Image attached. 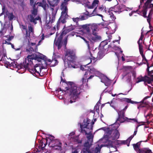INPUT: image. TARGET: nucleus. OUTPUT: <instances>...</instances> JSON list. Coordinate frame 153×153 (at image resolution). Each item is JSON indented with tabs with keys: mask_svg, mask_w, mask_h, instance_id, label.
<instances>
[{
	"mask_svg": "<svg viewBox=\"0 0 153 153\" xmlns=\"http://www.w3.org/2000/svg\"><path fill=\"white\" fill-rule=\"evenodd\" d=\"M144 37V36L142 34V33H141V34L140 38L139 39V40L137 41V43L138 45L139 46V49H143V46L142 45V41Z\"/></svg>",
	"mask_w": 153,
	"mask_h": 153,
	"instance_id": "nucleus-27",
	"label": "nucleus"
},
{
	"mask_svg": "<svg viewBox=\"0 0 153 153\" xmlns=\"http://www.w3.org/2000/svg\"><path fill=\"white\" fill-rule=\"evenodd\" d=\"M68 4L67 1L64 0V1L62 3L60 6V9L62 11L61 13V16L58 21L62 24H64L66 22V20L68 17Z\"/></svg>",
	"mask_w": 153,
	"mask_h": 153,
	"instance_id": "nucleus-3",
	"label": "nucleus"
},
{
	"mask_svg": "<svg viewBox=\"0 0 153 153\" xmlns=\"http://www.w3.org/2000/svg\"><path fill=\"white\" fill-rule=\"evenodd\" d=\"M110 40L108 39V40H105L102 41L100 43L99 48V49H106V50H107V49L106 48H105V45L108 44V42H110Z\"/></svg>",
	"mask_w": 153,
	"mask_h": 153,
	"instance_id": "nucleus-23",
	"label": "nucleus"
},
{
	"mask_svg": "<svg viewBox=\"0 0 153 153\" xmlns=\"http://www.w3.org/2000/svg\"><path fill=\"white\" fill-rule=\"evenodd\" d=\"M28 31L30 33H33L34 32V29L33 27L31 26H28Z\"/></svg>",
	"mask_w": 153,
	"mask_h": 153,
	"instance_id": "nucleus-50",
	"label": "nucleus"
},
{
	"mask_svg": "<svg viewBox=\"0 0 153 153\" xmlns=\"http://www.w3.org/2000/svg\"><path fill=\"white\" fill-rule=\"evenodd\" d=\"M48 143V139H44L42 140L41 141L39 145L43 149V148H45Z\"/></svg>",
	"mask_w": 153,
	"mask_h": 153,
	"instance_id": "nucleus-32",
	"label": "nucleus"
},
{
	"mask_svg": "<svg viewBox=\"0 0 153 153\" xmlns=\"http://www.w3.org/2000/svg\"><path fill=\"white\" fill-rule=\"evenodd\" d=\"M81 27L83 30L85 31L87 33H89L90 32V28L87 25H82Z\"/></svg>",
	"mask_w": 153,
	"mask_h": 153,
	"instance_id": "nucleus-33",
	"label": "nucleus"
},
{
	"mask_svg": "<svg viewBox=\"0 0 153 153\" xmlns=\"http://www.w3.org/2000/svg\"><path fill=\"white\" fill-rule=\"evenodd\" d=\"M131 120H133L134 122H136L137 123H138L137 120V119L133 118V119H131V118H128V117L127 118L126 121L129 122H131Z\"/></svg>",
	"mask_w": 153,
	"mask_h": 153,
	"instance_id": "nucleus-48",
	"label": "nucleus"
},
{
	"mask_svg": "<svg viewBox=\"0 0 153 153\" xmlns=\"http://www.w3.org/2000/svg\"><path fill=\"white\" fill-rule=\"evenodd\" d=\"M118 141L120 142V143H118V144H127L128 143V140H122V141H119L117 140Z\"/></svg>",
	"mask_w": 153,
	"mask_h": 153,
	"instance_id": "nucleus-45",
	"label": "nucleus"
},
{
	"mask_svg": "<svg viewBox=\"0 0 153 153\" xmlns=\"http://www.w3.org/2000/svg\"><path fill=\"white\" fill-rule=\"evenodd\" d=\"M48 137H47L45 139H48V141L49 140L50 141L49 142V145H51V143L53 141L55 140L54 137L53 136L51 135H48Z\"/></svg>",
	"mask_w": 153,
	"mask_h": 153,
	"instance_id": "nucleus-38",
	"label": "nucleus"
},
{
	"mask_svg": "<svg viewBox=\"0 0 153 153\" xmlns=\"http://www.w3.org/2000/svg\"><path fill=\"white\" fill-rule=\"evenodd\" d=\"M85 128L83 127H82V128H81V132L82 133H85V135H88V134L87 133L86 131L84 129Z\"/></svg>",
	"mask_w": 153,
	"mask_h": 153,
	"instance_id": "nucleus-52",
	"label": "nucleus"
},
{
	"mask_svg": "<svg viewBox=\"0 0 153 153\" xmlns=\"http://www.w3.org/2000/svg\"><path fill=\"white\" fill-rule=\"evenodd\" d=\"M147 68L146 69V71L147 72V74L148 75V74H150V71H149V68L150 67L149 66V63L147 64Z\"/></svg>",
	"mask_w": 153,
	"mask_h": 153,
	"instance_id": "nucleus-61",
	"label": "nucleus"
},
{
	"mask_svg": "<svg viewBox=\"0 0 153 153\" xmlns=\"http://www.w3.org/2000/svg\"><path fill=\"white\" fill-rule=\"evenodd\" d=\"M50 12L49 13V19L47 18L45 27L46 29H50L51 27V24L53 23L55 20V17L57 13V10L54 9L51 7L50 10Z\"/></svg>",
	"mask_w": 153,
	"mask_h": 153,
	"instance_id": "nucleus-4",
	"label": "nucleus"
},
{
	"mask_svg": "<svg viewBox=\"0 0 153 153\" xmlns=\"http://www.w3.org/2000/svg\"><path fill=\"white\" fill-rule=\"evenodd\" d=\"M148 10L144 8H143V9L142 10L143 15V16L144 17V18H147V16H146L147 12V11Z\"/></svg>",
	"mask_w": 153,
	"mask_h": 153,
	"instance_id": "nucleus-43",
	"label": "nucleus"
},
{
	"mask_svg": "<svg viewBox=\"0 0 153 153\" xmlns=\"http://www.w3.org/2000/svg\"><path fill=\"white\" fill-rule=\"evenodd\" d=\"M52 60H51L50 59H46L45 60V63H46L47 65L49 64L47 63L48 62H50V63H51V62Z\"/></svg>",
	"mask_w": 153,
	"mask_h": 153,
	"instance_id": "nucleus-60",
	"label": "nucleus"
},
{
	"mask_svg": "<svg viewBox=\"0 0 153 153\" xmlns=\"http://www.w3.org/2000/svg\"><path fill=\"white\" fill-rule=\"evenodd\" d=\"M132 145L133 146L134 149L137 152V153L139 150L141 148H140L136 144H133Z\"/></svg>",
	"mask_w": 153,
	"mask_h": 153,
	"instance_id": "nucleus-41",
	"label": "nucleus"
},
{
	"mask_svg": "<svg viewBox=\"0 0 153 153\" xmlns=\"http://www.w3.org/2000/svg\"><path fill=\"white\" fill-rule=\"evenodd\" d=\"M153 0H147L144 3L143 8H144L147 10L151 9L150 10H153V4L151 3Z\"/></svg>",
	"mask_w": 153,
	"mask_h": 153,
	"instance_id": "nucleus-18",
	"label": "nucleus"
},
{
	"mask_svg": "<svg viewBox=\"0 0 153 153\" xmlns=\"http://www.w3.org/2000/svg\"><path fill=\"white\" fill-rule=\"evenodd\" d=\"M108 50L100 49L97 54V59L99 60L102 59L105 54L108 53Z\"/></svg>",
	"mask_w": 153,
	"mask_h": 153,
	"instance_id": "nucleus-19",
	"label": "nucleus"
},
{
	"mask_svg": "<svg viewBox=\"0 0 153 153\" xmlns=\"http://www.w3.org/2000/svg\"><path fill=\"white\" fill-rule=\"evenodd\" d=\"M31 59V61H32L33 59L36 60L39 59H42V57L39 56V55L35 54H32V55H28L26 59Z\"/></svg>",
	"mask_w": 153,
	"mask_h": 153,
	"instance_id": "nucleus-22",
	"label": "nucleus"
},
{
	"mask_svg": "<svg viewBox=\"0 0 153 153\" xmlns=\"http://www.w3.org/2000/svg\"><path fill=\"white\" fill-rule=\"evenodd\" d=\"M117 112L118 116L115 123H117V121H119L122 123L126 122L127 117L125 116V111L121 110L120 111L118 110Z\"/></svg>",
	"mask_w": 153,
	"mask_h": 153,
	"instance_id": "nucleus-12",
	"label": "nucleus"
},
{
	"mask_svg": "<svg viewBox=\"0 0 153 153\" xmlns=\"http://www.w3.org/2000/svg\"><path fill=\"white\" fill-rule=\"evenodd\" d=\"M30 39V37L25 36L24 37V42H28V43H29L30 42L29 40Z\"/></svg>",
	"mask_w": 153,
	"mask_h": 153,
	"instance_id": "nucleus-51",
	"label": "nucleus"
},
{
	"mask_svg": "<svg viewBox=\"0 0 153 153\" xmlns=\"http://www.w3.org/2000/svg\"><path fill=\"white\" fill-rule=\"evenodd\" d=\"M14 17V16L13 15L12 13H10L9 15H8V17L9 20L10 21L12 20L13 19Z\"/></svg>",
	"mask_w": 153,
	"mask_h": 153,
	"instance_id": "nucleus-46",
	"label": "nucleus"
},
{
	"mask_svg": "<svg viewBox=\"0 0 153 153\" xmlns=\"http://www.w3.org/2000/svg\"><path fill=\"white\" fill-rule=\"evenodd\" d=\"M123 101L128 103H129L131 102V99L128 98H124L123 99Z\"/></svg>",
	"mask_w": 153,
	"mask_h": 153,
	"instance_id": "nucleus-55",
	"label": "nucleus"
},
{
	"mask_svg": "<svg viewBox=\"0 0 153 153\" xmlns=\"http://www.w3.org/2000/svg\"><path fill=\"white\" fill-rule=\"evenodd\" d=\"M45 1V0H42V2H38L37 3H35L34 4H35V6H36V5L38 4V6L42 7L43 4V3H44V2Z\"/></svg>",
	"mask_w": 153,
	"mask_h": 153,
	"instance_id": "nucleus-49",
	"label": "nucleus"
},
{
	"mask_svg": "<svg viewBox=\"0 0 153 153\" xmlns=\"http://www.w3.org/2000/svg\"><path fill=\"white\" fill-rule=\"evenodd\" d=\"M34 0H30V4L31 6H32V5H34Z\"/></svg>",
	"mask_w": 153,
	"mask_h": 153,
	"instance_id": "nucleus-64",
	"label": "nucleus"
},
{
	"mask_svg": "<svg viewBox=\"0 0 153 153\" xmlns=\"http://www.w3.org/2000/svg\"><path fill=\"white\" fill-rule=\"evenodd\" d=\"M25 31L26 33L25 34V36L30 37V33L29 32L27 29Z\"/></svg>",
	"mask_w": 153,
	"mask_h": 153,
	"instance_id": "nucleus-57",
	"label": "nucleus"
},
{
	"mask_svg": "<svg viewBox=\"0 0 153 153\" xmlns=\"http://www.w3.org/2000/svg\"><path fill=\"white\" fill-rule=\"evenodd\" d=\"M67 38H68V36L66 37H65V38L64 39V41L63 44H64V45L65 47H66V45H67Z\"/></svg>",
	"mask_w": 153,
	"mask_h": 153,
	"instance_id": "nucleus-58",
	"label": "nucleus"
},
{
	"mask_svg": "<svg viewBox=\"0 0 153 153\" xmlns=\"http://www.w3.org/2000/svg\"><path fill=\"white\" fill-rule=\"evenodd\" d=\"M65 87L64 88H60L56 91L58 92L64 91L66 92L69 91L70 93V95L71 96V98L74 99H79L81 90V88L78 87L77 85L73 82H68L64 84Z\"/></svg>",
	"mask_w": 153,
	"mask_h": 153,
	"instance_id": "nucleus-1",
	"label": "nucleus"
},
{
	"mask_svg": "<svg viewBox=\"0 0 153 153\" xmlns=\"http://www.w3.org/2000/svg\"><path fill=\"white\" fill-rule=\"evenodd\" d=\"M97 7H96V8H95V9H94V10L93 11V12L92 13V14L93 16L94 15H98L99 16L102 17V15L100 14H97Z\"/></svg>",
	"mask_w": 153,
	"mask_h": 153,
	"instance_id": "nucleus-40",
	"label": "nucleus"
},
{
	"mask_svg": "<svg viewBox=\"0 0 153 153\" xmlns=\"http://www.w3.org/2000/svg\"><path fill=\"white\" fill-rule=\"evenodd\" d=\"M31 59H29V60L25 61V64L27 65L26 70H27L33 75L36 73L40 74L39 71L40 72H41V68L38 66L37 64L34 65L33 62L31 61Z\"/></svg>",
	"mask_w": 153,
	"mask_h": 153,
	"instance_id": "nucleus-5",
	"label": "nucleus"
},
{
	"mask_svg": "<svg viewBox=\"0 0 153 153\" xmlns=\"http://www.w3.org/2000/svg\"><path fill=\"white\" fill-rule=\"evenodd\" d=\"M150 74H148V76H149V78L150 79V82L151 83L153 82V75H152V74L153 73V70L150 71Z\"/></svg>",
	"mask_w": 153,
	"mask_h": 153,
	"instance_id": "nucleus-39",
	"label": "nucleus"
},
{
	"mask_svg": "<svg viewBox=\"0 0 153 153\" xmlns=\"http://www.w3.org/2000/svg\"><path fill=\"white\" fill-rule=\"evenodd\" d=\"M112 126L114 128L115 130H114L111 136L110 139L112 140H115L119 137L120 133L117 129L120 126V124L119 123H115Z\"/></svg>",
	"mask_w": 153,
	"mask_h": 153,
	"instance_id": "nucleus-10",
	"label": "nucleus"
},
{
	"mask_svg": "<svg viewBox=\"0 0 153 153\" xmlns=\"http://www.w3.org/2000/svg\"><path fill=\"white\" fill-rule=\"evenodd\" d=\"M26 50L30 53H32L33 52H36L37 51V46H35L34 48H33L30 46L28 49H27Z\"/></svg>",
	"mask_w": 153,
	"mask_h": 153,
	"instance_id": "nucleus-34",
	"label": "nucleus"
},
{
	"mask_svg": "<svg viewBox=\"0 0 153 153\" xmlns=\"http://www.w3.org/2000/svg\"><path fill=\"white\" fill-rule=\"evenodd\" d=\"M29 59H26L24 61L23 63H19L16 61H14L11 63V66H13L14 68H17L19 69H22L23 71H26V68H27V65L25 64L26 60H29Z\"/></svg>",
	"mask_w": 153,
	"mask_h": 153,
	"instance_id": "nucleus-9",
	"label": "nucleus"
},
{
	"mask_svg": "<svg viewBox=\"0 0 153 153\" xmlns=\"http://www.w3.org/2000/svg\"><path fill=\"white\" fill-rule=\"evenodd\" d=\"M65 33H63V31L61 33L59 37L56 40L55 39L54 42V43L55 45L57 46V49L58 50H59L61 48L62 46V40L64 35H65Z\"/></svg>",
	"mask_w": 153,
	"mask_h": 153,
	"instance_id": "nucleus-15",
	"label": "nucleus"
},
{
	"mask_svg": "<svg viewBox=\"0 0 153 153\" xmlns=\"http://www.w3.org/2000/svg\"><path fill=\"white\" fill-rule=\"evenodd\" d=\"M153 13V10H150L149 13V15L148 16H147V21L148 22L149 24H151L150 22L151 19V17L152 14Z\"/></svg>",
	"mask_w": 153,
	"mask_h": 153,
	"instance_id": "nucleus-35",
	"label": "nucleus"
},
{
	"mask_svg": "<svg viewBox=\"0 0 153 153\" xmlns=\"http://www.w3.org/2000/svg\"><path fill=\"white\" fill-rule=\"evenodd\" d=\"M61 81L65 83L63 85H62V86L61 88H64V87H65L64 84L66 83V82H68L66 81L65 80L63 79L62 77H61Z\"/></svg>",
	"mask_w": 153,
	"mask_h": 153,
	"instance_id": "nucleus-59",
	"label": "nucleus"
},
{
	"mask_svg": "<svg viewBox=\"0 0 153 153\" xmlns=\"http://www.w3.org/2000/svg\"><path fill=\"white\" fill-rule=\"evenodd\" d=\"M146 97L144 99L140 102V105L138 106V108H141L142 107H146L148 105V102H144L145 100L146 99Z\"/></svg>",
	"mask_w": 153,
	"mask_h": 153,
	"instance_id": "nucleus-26",
	"label": "nucleus"
},
{
	"mask_svg": "<svg viewBox=\"0 0 153 153\" xmlns=\"http://www.w3.org/2000/svg\"><path fill=\"white\" fill-rule=\"evenodd\" d=\"M90 120L88 119H87L86 120L84 119L82 122V124H80V128H82V127H83L84 128L89 129L90 132H91V131L93 129V126L90 125L89 127V124H90Z\"/></svg>",
	"mask_w": 153,
	"mask_h": 153,
	"instance_id": "nucleus-17",
	"label": "nucleus"
},
{
	"mask_svg": "<svg viewBox=\"0 0 153 153\" xmlns=\"http://www.w3.org/2000/svg\"><path fill=\"white\" fill-rule=\"evenodd\" d=\"M32 6L33 7V9L31 11V14L29 15L30 21V22H33L36 24L37 23L36 20H38L41 19L39 16L35 18L37 15V8L35 6V4L32 5Z\"/></svg>",
	"mask_w": 153,
	"mask_h": 153,
	"instance_id": "nucleus-8",
	"label": "nucleus"
},
{
	"mask_svg": "<svg viewBox=\"0 0 153 153\" xmlns=\"http://www.w3.org/2000/svg\"><path fill=\"white\" fill-rule=\"evenodd\" d=\"M82 38L85 41L87 45L88 48H90V45L92 44L94 42L101 38L100 36L97 35L96 33L93 32L92 34L88 38L89 41H87L85 38L82 37Z\"/></svg>",
	"mask_w": 153,
	"mask_h": 153,
	"instance_id": "nucleus-7",
	"label": "nucleus"
},
{
	"mask_svg": "<svg viewBox=\"0 0 153 153\" xmlns=\"http://www.w3.org/2000/svg\"><path fill=\"white\" fill-rule=\"evenodd\" d=\"M51 147H52L54 149L61 151L62 149V143L59 139H56L55 140L52 141L51 143Z\"/></svg>",
	"mask_w": 153,
	"mask_h": 153,
	"instance_id": "nucleus-11",
	"label": "nucleus"
},
{
	"mask_svg": "<svg viewBox=\"0 0 153 153\" xmlns=\"http://www.w3.org/2000/svg\"><path fill=\"white\" fill-rule=\"evenodd\" d=\"M99 104H100V102H98L96 105L94 107V108L97 110L98 109L99 110Z\"/></svg>",
	"mask_w": 153,
	"mask_h": 153,
	"instance_id": "nucleus-56",
	"label": "nucleus"
},
{
	"mask_svg": "<svg viewBox=\"0 0 153 153\" xmlns=\"http://www.w3.org/2000/svg\"><path fill=\"white\" fill-rule=\"evenodd\" d=\"M64 29V30H62L63 33H64L65 34H66L68 32L74 30V27L71 25V26H69L66 27L65 26Z\"/></svg>",
	"mask_w": 153,
	"mask_h": 153,
	"instance_id": "nucleus-21",
	"label": "nucleus"
},
{
	"mask_svg": "<svg viewBox=\"0 0 153 153\" xmlns=\"http://www.w3.org/2000/svg\"><path fill=\"white\" fill-rule=\"evenodd\" d=\"M79 18L80 20H83L86 19L85 18V16L84 15H81L79 17Z\"/></svg>",
	"mask_w": 153,
	"mask_h": 153,
	"instance_id": "nucleus-62",
	"label": "nucleus"
},
{
	"mask_svg": "<svg viewBox=\"0 0 153 153\" xmlns=\"http://www.w3.org/2000/svg\"><path fill=\"white\" fill-rule=\"evenodd\" d=\"M101 81L104 83L105 85H107L108 84H110L111 83L110 80L106 76L102 79Z\"/></svg>",
	"mask_w": 153,
	"mask_h": 153,
	"instance_id": "nucleus-31",
	"label": "nucleus"
},
{
	"mask_svg": "<svg viewBox=\"0 0 153 153\" xmlns=\"http://www.w3.org/2000/svg\"><path fill=\"white\" fill-rule=\"evenodd\" d=\"M89 70L86 71L85 74V76L89 74V75L91 72L93 73L96 72L97 71V70L94 68L91 67V68H89Z\"/></svg>",
	"mask_w": 153,
	"mask_h": 153,
	"instance_id": "nucleus-28",
	"label": "nucleus"
},
{
	"mask_svg": "<svg viewBox=\"0 0 153 153\" xmlns=\"http://www.w3.org/2000/svg\"><path fill=\"white\" fill-rule=\"evenodd\" d=\"M137 153H152V150L148 148H142L139 150Z\"/></svg>",
	"mask_w": 153,
	"mask_h": 153,
	"instance_id": "nucleus-24",
	"label": "nucleus"
},
{
	"mask_svg": "<svg viewBox=\"0 0 153 153\" xmlns=\"http://www.w3.org/2000/svg\"><path fill=\"white\" fill-rule=\"evenodd\" d=\"M58 63V61L56 60V58H54L52 59V61L51 63H49L51 67H54L57 65Z\"/></svg>",
	"mask_w": 153,
	"mask_h": 153,
	"instance_id": "nucleus-36",
	"label": "nucleus"
},
{
	"mask_svg": "<svg viewBox=\"0 0 153 153\" xmlns=\"http://www.w3.org/2000/svg\"><path fill=\"white\" fill-rule=\"evenodd\" d=\"M71 100H70V102L71 103H72L73 102H76V100H78V99H72L71 98Z\"/></svg>",
	"mask_w": 153,
	"mask_h": 153,
	"instance_id": "nucleus-63",
	"label": "nucleus"
},
{
	"mask_svg": "<svg viewBox=\"0 0 153 153\" xmlns=\"http://www.w3.org/2000/svg\"><path fill=\"white\" fill-rule=\"evenodd\" d=\"M99 3L98 0H94L91 5L89 6V8L91 9H92L94 7H96L97 6Z\"/></svg>",
	"mask_w": 153,
	"mask_h": 153,
	"instance_id": "nucleus-37",
	"label": "nucleus"
},
{
	"mask_svg": "<svg viewBox=\"0 0 153 153\" xmlns=\"http://www.w3.org/2000/svg\"><path fill=\"white\" fill-rule=\"evenodd\" d=\"M88 134L87 136L88 140L83 144L80 153H98L100 152L102 146H100L99 145L92 152L90 150V148L92 145L93 136L92 133H89Z\"/></svg>",
	"mask_w": 153,
	"mask_h": 153,
	"instance_id": "nucleus-2",
	"label": "nucleus"
},
{
	"mask_svg": "<svg viewBox=\"0 0 153 153\" xmlns=\"http://www.w3.org/2000/svg\"><path fill=\"white\" fill-rule=\"evenodd\" d=\"M105 10L106 13H108V14L110 15V17L112 20H114L116 19L115 16L112 12V11H113V8H110L107 11L106 10H105Z\"/></svg>",
	"mask_w": 153,
	"mask_h": 153,
	"instance_id": "nucleus-25",
	"label": "nucleus"
},
{
	"mask_svg": "<svg viewBox=\"0 0 153 153\" xmlns=\"http://www.w3.org/2000/svg\"><path fill=\"white\" fill-rule=\"evenodd\" d=\"M60 23L61 22H59V21H58L57 22L56 25L54 26V27L53 28V29L54 30H56V27L57 30H59V27H60Z\"/></svg>",
	"mask_w": 153,
	"mask_h": 153,
	"instance_id": "nucleus-42",
	"label": "nucleus"
},
{
	"mask_svg": "<svg viewBox=\"0 0 153 153\" xmlns=\"http://www.w3.org/2000/svg\"><path fill=\"white\" fill-rule=\"evenodd\" d=\"M65 58L64 60L65 63L66 62L68 64L69 63L73 62L76 58L75 52L73 50H67L65 54Z\"/></svg>",
	"mask_w": 153,
	"mask_h": 153,
	"instance_id": "nucleus-6",
	"label": "nucleus"
},
{
	"mask_svg": "<svg viewBox=\"0 0 153 153\" xmlns=\"http://www.w3.org/2000/svg\"><path fill=\"white\" fill-rule=\"evenodd\" d=\"M50 7L49 8L48 5L47 4L46 1H45L44 2V3H43V4L42 6L45 11L46 12L47 15H49L48 13H49L50 12V8L52 7L54 9H57V11L58 10L57 8H55V5L54 4L52 5L50 4Z\"/></svg>",
	"mask_w": 153,
	"mask_h": 153,
	"instance_id": "nucleus-14",
	"label": "nucleus"
},
{
	"mask_svg": "<svg viewBox=\"0 0 153 153\" xmlns=\"http://www.w3.org/2000/svg\"><path fill=\"white\" fill-rule=\"evenodd\" d=\"M114 129H111L109 127H107V129L106 131V134L104 136L105 138H110L111 134L113 132Z\"/></svg>",
	"mask_w": 153,
	"mask_h": 153,
	"instance_id": "nucleus-20",
	"label": "nucleus"
},
{
	"mask_svg": "<svg viewBox=\"0 0 153 153\" xmlns=\"http://www.w3.org/2000/svg\"><path fill=\"white\" fill-rule=\"evenodd\" d=\"M113 8L114 12L115 13H119L123 11V10L121 6H117Z\"/></svg>",
	"mask_w": 153,
	"mask_h": 153,
	"instance_id": "nucleus-29",
	"label": "nucleus"
},
{
	"mask_svg": "<svg viewBox=\"0 0 153 153\" xmlns=\"http://www.w3.org/2000/svg\"><path fill=\"white\" fill-rule=\"evenodd\" d=\"M79 137L78 136H76L75 137V140H76V142H77V143H81L82 142V140H79Z\"/></svg>",
	"mask_w": 153,
	"mask_h": 153,
	"instance_id": "nucleus-53",
	"label": "nucleus"
},
{
	"mask_svg": "<svg viewBox=\"0 0 153 153\" xmlns=\"http://www.w3.org/2000/svg\"><path fill=\"white\" fill-rule=\"evenodd\" d=\"M149 77L147 75H145L144 76L140 75L137 78L136 83H138L141 82H144V83L147 82L150 84L151 83Z\"/></svg>",
	"mask_w": 153,
	"mask_h": 153,
	"instance_id": "nucleus-13",
	"label": "nucleus"
},
{
	"mask_svg": "<svg viewBox=\"0 0 153 153\" xmlns=\"http://www.w3.org/2000/svg\"><path fill=\"white\" fill-rule=\"evenodd\" d=\"M139 52L140 54L141 55L142 57V61L143 62H144V61H145L146 62H145L146 63V64L148 63V60L147 59L145 56L143 54V49H139Z\"/></svg>",
	"mask_w": 153,
	"mask_h": 153,
	"instance_id": "nucleus-30",
	"label": "nucleus"
},
{
	"mask_svg": "<svg viewBox=\"0 0 153 153\" xmlns=\"http://www.w3.org/2000/svg\"><path fill=\"white\" fill-rule=\"evenodd\" d=\"M72 20L74 22H76V24H78V22L80 21L79 18L76 17V18H73Z\"/></svg>",
	"mask_w": 153,
	"mask_h": 153,
	"instance_id": "nucleus-54",
	"label": "nucleus"
},
{
	"mask_svg": "<svg viewBox=\"0 0 153 153\" xmlns=\"http://www.w3.org/2000/svg\"><path fill=\"white\" fill-rule=\"evenodd\" d=\"M65 33H63V31L61 33L59 37L56 40L55 39L54 42V43L55 45L57 46V49L58 50H59L61 48L62 46V40L64 35H65Z\"/></svg>",
	"mask_w": 153,
	"mask_h": 153,
	"instance_id": "nucleus-16",
	"label": "nucleus"
},
{
	"mask_svg": "<svg viewBox=\"0 0 153 153\" xmlns=\"http://www.w3.org/2000/svg\"><path fill=\"white\" fill-rule=\"evenodd\" d=\"M87 75L84 76V77L82 78L81 81L82 82V84H84L86 82V79L87 78Z\"/></svg>",
	"mask_w": 153,
	"mask_h": 153,
	"instance_id": "nucleus-47",
	"label": "nucleus"
},
{
	"mask_svg": "<svg viewBox=\"0 0 153 153\" xmlns=\"http://www.w3.org/2000/svg\"><path fill=\"white\" fill-rule=\"evenodd\" d=\"M97 60H99V59H97V58H95L94 57H92V58H90V63H88V64H89L92 61L93 62V63H94L95 62H96Z\"/></svg>",
	"mask_w": 153,
	"mask_h": 153,
	"instance_id": "nucleus-44",
	"label": "nucleus"
}]
</instances>
